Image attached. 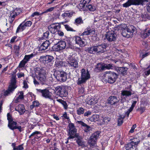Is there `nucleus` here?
<instances>
[{
  "mask_svg": "<svg viewBox=\"0 0 150 150\" xmlns=\"http://www.w3.org/2000/svg\"><path fill=\"white\" fill-rule=\"evenodd\" d=\"M86 51L91 54H97L96 46H93L88 47Z\"/></svg>",
  "mask_w": 150,
  "mask_h": 150,
  "instance_id": "obj_25",
  "label": "nucleus"
},
{
  "mask_svg": "<svg viewBox=\"0 0 150 150\" xmlns=\"http://www.w3.org/2000/svg\"><path fill=\"white\" fill-rule=\"evenodd\" d=\"M104 71L103 63H99L95 65L94 71L96 72H99Z\"/></svg>",
  "mask_w": 150,
  "mask_h": 150,
  "instance_id": "obj_20",
  "label": "nucleus"
},
{
  "mask_svg": "<svg viewBox=\"0 0 150 150\" xmlns=\"http://www.w3.org/2000/svg\"><path fill=\"white\" fill-rule=\"evenodd\" d=\"M64 26L65 28L68 31H75V30H74L68 25H64Z\"/></svg>",
  "mask_w": 150,
  "mask_h": 150,
  "instance_id": "obj_46",
  "label": "nucleus"
},
{
  "mask_svg": "<svg viewBox=\"0 0 150 150\" xmlns=\"http://www.w3.org/2000/svg\"><path fill=\"white\" fill-rule=\"evenodd\" d=\"M40 134V132L39 131H35L33 132L29 137V138H31L33 137H34L33 140L36 141H38V139L41 136H40L39 134Z\"/></svg>",
  "mask_w": 150,
  "mask_h": 150,
  "instance_id": "obj_21",
  "label": "nucleus"
},
{
  "mask_svg": "<svg viewBox=\"0 0 150 150\" xmlns=\"http://www.w3.org/2000/svg\"><path fill=\"white\" fill-rule=\"evenodd\" d=\"M42 59L45 61V63H48L53 62L54 57L51 56L46 55L44 56Z\"/></svg>",
  "mask_w": 150,
  "mask_h": 150,
  "instance_id": "obj_24",
  "label": "nucleus"
},
{
  "mask_svg": "<svg viewBox=\"0 0 150 150\" xmlns=\"http://www.w3.org/2000/svg\"><path fill=\"white\" fill-rule=\"evenodd\" d=\"M147 10L148 12L150 13V2L147 4Z\"/></svg>",
  "mask_w": 150,
  "mask_h": 150,
  "instance_id": "obj_64",
  "label": "nucleus"
},
{
  "mask_svg": "<svg viewBox=\"0 0 150 150\" xmlns=\"http://www.w3.org/2000/svg\"><path fill=\"white\" fill-rule=\"evenodd\" d=\"M20 47L19 46H17L16 45H14V50L15 51V52L16 54L18 55L19 54V50H20Z\"/></svg>",
  "mask_w": 150,
  "mask_h": 150,
  "instance_id": "obj_44",
  "label": "nucleus"
},
{
  "mask_svg": "<svg viewBox=\"0 0 150 150\" xmlns=\"http://www.w3.org/2000/svg\"><path fill=\"white\" fill-rule=\"evenodd\" d=\"M56 67L60 68L62 67H64L66 65V63L62 61H57L55 62Z\"/></svg>",
  "mask_w": 150,
  "mask_h": 150,
  "instance_id": "obj_34",
  "label": "nucleus"
},
{
  "mask_svg": "<svg viewBox=\"0 0 150 150\" xmlns=\"http://www.w3.org/2000/svg\"><path fill=\"white\" fill-rule=\"evenodd\" d=\"M140 141H132L130 143L125 144V147L126 150H131L135 148V146L137 145L139 143Z\"/></svg>",
  "mask_w": 150,
  "mask_h": 150,
  "instance_id": "obj_14",
  "label": "nucleus"
},
{
  "mask_svg": "<svg viewBox=\"0 0 150 150\" xmlns=\"http://www.w3.org/2000/svg\"><path fill=\"white\" fill-rule=\"evenodd\" d=\"M36 90L38 93H41L42 96L43 97L46 98L52 99V93L50 92L48 89H37Z\"/></svg>",
  "mask_w": 150,
  "mask_h": 150,
  "instance_id": "obj_10",
  "label": "nucleus"
},
{
  "mask_svg": "<svg viewBox=\"0 0 150 150\" xmlns=\"http://www.w3.org/2000/svg\"><path fill=\"white\" fill-rule=\"evenodd\" d=\"M136 127V124L134 125L131 127V129L129 131V132L130 133H133L134 132V129Z\"/></svg>",
  "mask_w": 150,
  "mask_h": 150,
  "instance_id": "obj_62",
  "label": "nucleus"
},
{
  "mask_svg": "<svg viewBox=\"0 0 150 150\" xmlns=\"http://www.w3.org/2000/svg\"><path fill=\"white\" fill-rule=\"evenodd\" d=\"M128 68L127 67H117L115 68L116 70L120 74H122L124 76L127 74V72Z\"/></svg>",
  "mask_w": 150,
  "mask_h": 150,
  "instance_id": "obj_17",
  "label": "nucleus"
},
{
  "mask_svg": "<svg viewBox=\"0 0 150 150\" xmlns=\"http://www.w3.org/2000/svg\"><path fill=\"white\" fill-rule=\"evenodd\" d=\"M81 78H79L77 84L78 85L85 83L90 78L89 72L88 70L86 71L85 69H83L81 71Z\"/></svg>",
  "mask_w": 150,
  "mask_h": 150,
  "instance_id": "obj_3",
  "label": "nucleus"
},
{
  "mask_svg": "<svg viewBox=\"0 0 150 150\" xmlns=\"http://www.w3.org/2000/svg\"><path fill=\"white\" fill-rule=\"evenodd\" d=\"M24 24L26 26H30L32 24V22L30 21H28L26 22Z\"/></svg>",
  "mask_w": 150,
  "mask_h": 150,
  "instance_id": "obj_59",
  "label": "nucleus"
},
{
  "mask_svg": "<svg viewBox=\"0 0 150 150\" xmlns=\"http://www.w3.org/2000/svg\"><path fill=\"white\" fill-rule=\"evenodd\" d=\"M104 70H105V69H112V67H113L112 64H106L103 63Z\"/></svg>",
  "mask_w": 150,
  "mask_h": 150,
  "instance_id": "obj_41",
  "label": "nucleus"
},
{
  "mask_svg": "<svg viewBox=\"0 0 150 150\" xmlns=\"http://www.w3.org/2000/svg\"><path fill=\"white\" fill-rule=\"evenodd\" d=\"M68 127L69 130L68 131V134L69 135L67 139L69 140L70 139H73L74 138V136L75 134H78L76 133L77 130L74 124L72 123H69Z\"/></svg>",
  "mask_w": 150,
  "mask_h": 150,
  "instance_id": "obj_6",
  "label": "nucleus"
},
{
  "mask_svg": "<svg viewBox=\"0 0 150 150\" xmlns=\"http://www.w3.org/2000/svg\"><path fill=\"white\" fill-rule=\"evenodd\" d=\"M33 105H34L35 107H38L40 105L39 102L37 100L33 101Z\"/></svg>",
  "mask_w": 150,
  "mask_h": 150,
  "instance_id": "obj_60",
  "label": "nucleus"
},
{
  "mask_svg": "<svg viewBox=\"0 0 150 150\" xmlns=\"http://www.w3.org/2000/svg\"><path fill=\"white\" fill-rule=\"evenodd\" d=\"M7 120L8 122H11L13 120V118L12 117L11 115L8 113L7 114Z\"/></svg>",
  "mask_w": 150,
  "mask_h": 150,
  "instance_id": "obj_55",
  "label": "nucleus"
},
{
  "mask_svg": "<svg viewBox=\"0 0 150 150\" xmlns=\"http://www.w3.org/2000/svg\"><path fill=\"white\" fill-rule=\"evenodd\" d=\"M117 35L115 31L109 32L105 35L106 39L109 42L115 41L117 39Z\"/></svg>",
  "mask_w": 150,
  "mask_h": 150,
  "instance_id": "obj_13",
  "label": "nucleus"
},
{
  "mask_svg": "<svg viewBox=\"0 0 150 150\" xmlns=\"http://www.w3.org/2000/svg\"><path fill=\"white\" fill-rule=\"evenodd\" d=\"M100 133V131H98L92 134L90 140L88 141V143L91 147L95 146L96 145V141L98 138Z\"/></svg>",
  "mask_w": 150,
  "mask_h": 150,
  "instance_id": "obj_8",
  "label": "nucleus"
},
{
  "mask_svg": "<svg viewBox=\"0 0 150 150\" xmlns=\"http://www.w3.org/2000/svg\"><path fill=\"white\" fill-rule=\"evenodd\" d=\"M37 79L39 80L42 84H45L46 81V77L45 75L37 76Z\"/></svg>",
  "mask_w": 150,
  "mask_h": 150,
  "instance_id": "obj_31",
  "label": "nucleus"
},
{
  "mask_svg": "<svg viewBox=\"0 0 150 150\" xmlns=\"http://www.w3.org/2000/svg\"><path fill=\"white\" fill-rule=\"evenodd\" d=\"M61 23H54L51 24L48 27L54 29L57 32L58 31V28L60 29L61 28Z\"/></svg>",
  "mask_w": 150,
  "mask_h": 150,
  "instance_id": "obj_30",
  "label": "nucleus"
},
{
  "mask_svg": "<svg viewBox=\"0 0 150 150\" xmlns=\"http://www.w3.org/2000/svg\"><path fill=\"white\" fill-rule=\"evenodd\" d=\"M50 43L49 40H46L43 42L40 47V50L41 51L45 50L47 49L50 45Z\"/></svg>",
  "mask_w": 150,
  "mask_h": 150,
  "instance_id": "obj_22",
  "label": "nucleus"
},
{
  "mask_svg": "<svg viewBox=\"0 0 150 150\" xmlns=\"http://www.w3.org/2000/svg\"><path fill=\"white\" fill-rule=\"evenodd\" d=\"M148 0H128L125 3L123 4V6L127 8L132 5H139L142 4L143 2L147 1Z\"/></svg>",
  "mask_w": 150,
  "mask_h": 150,
  "instance_id": "obj_9",
  "label": "nucleus"
},
{
  "mask_svg": "<svg viewBox=\"0 0 150 150\" xmlns=\"http://www.w3.org/2000/svg\"><path fill=\"white\" fill-rule=\"evenodd\" d=\"M99 119V116L97 115H94L90 117V120L92 122H96Z\"/></svg>",
  "mask_w": 150,
  "mask_h": 150,
  "instance_id": "obj_37",
  "label": "nucleus"
},
{
  "mask_svg": "<svg viewBox=\"0 0 150 150\" xmlns=\"http://www.w3.org/2000/svg\"><path fill=\"white\" fill-rule=\"evenodd\" d=\"M8 126L10 129L13 130L17 129L19 132H21L23 130L21 126H18L16 122L13 120L8 122Z\"/></svg>",
  "mask_w": 150,
  "mask_h": 150,
  "instance_id": "obj_12",
  "label": "nucleus"
},
{
  "mask_svg": "<svg viewBox=\"0 0 150 150\" xmlns=\"http://www.w3.org/2000/svg\"><path fill=\"white\" fill-rule=\"evenodd\" d=\"M72 14L71 13H67L65 12L62 14V16L64 18L67 16H68V17H71L72 16Z\"/></svg>",
  "mask_w": 150,
  "mask_h": 150,
  "instance_id": "obj_47",
  "label": "nucleus"
},
{
  "mask_svg": "<svg viewBox=\"0 0 150 150\" xmlns=\"http://www.w3.org/2000/svg\"><path fill=\"white\" fill-rule=\"evenodd\" d=\"M122 34L124 37H126L128 38L130 36V34L127 32L126 29L122 30Z\"/></svg>",
  "mask_w": 150,
  "mask_h": 150,
  "instance_id": "obj_39",
  "label": "nucleus"
},
{
  "mask_svg": "<svg viewBox=\"0 0 150 150\" xmlns=\"http://www.w3.org/2000/svg\"><path fill=\"white\" fill-rule=\"evenodd\" d=\"M61 23H54L51 24L48 27L54 29L57 32L58 31V28L60 29L61 28Z\"/></svg>",
  "mask_w": 150,
  "mask_h": 150,
  "instance_id": "obj_29",
  "label": "nucleus"
},
{
  "mask_svg": "<svg viewBox=\"0 0 150 150\" xmlns=\"http://www.w3.org/2000/svg\"><path fill=\"white\" fill-rule=\"evenodd\" d=\"M88 31V35H94L95 33V31L94 30L90 29L87 30Z\"/></svg>",
  "mask_w": 150,
  "mask_h": 150,
  "instance_id": "obj_54",
  "label": "nucleus"
},
{
  "mask_svg": "<svg viewBox=\"0 0 150 150\" xmlns=\"http://www.w3.org/2000/svg\"><path fill=\"white\" fill-rule=\"evenodd\" d=\"M77 122L79 124L81 125V126L84 127L85 128V132H87L91 130V127L86 124L83 122L82 121H78Z\"/></svg>",
  "mask_w": 150,
  "mask_h": 150,
  "instance_id": "obj_27",
  "label": "nucleus"
},
{
  "mask_svg": "<svg viewBox=\"0 0 150 150\" xmlns=\"http://www.w3.org/2000/svg\"><path fill=\"white\" fill-rule=\"evenodd\" d=\"M48 29L50 32L52 34H54L57 32L54 29L50 27H48Z\"/></svg>",
  "mask_w": 150,
  "mask_h": 150,
  "instance_id": "obj_57",
  "label": "nucleus"
},
{
  "mask_svg": "<svg viewBox=\"0 0 150 150\" xmlns=\"http://www.w3.org/2000/svg\"><path fill=\"white\" fill-rule=\"evenodd\" d=\"M132 90H123L122 91L121 93V97L123 98V96H125L126 97H129L132 94Z\"/></svg>",
  "mask_w": 150,
  "mask_h": 150,
  "instance_id": "obj_28",
  "label": "nucleus"
},
{
  "mask_svg": "<svg viewBox=\"0 0 150 150\" xmlns=\"http://www.w3.org/2000/svg\"><path fill=\"white\" fill-rule=\"evenodd\" d=\"M58 44L59 45V47L60 48L61 50L64 49L66 46V43L64 41H60L58 42Z\"/></svg>",
  "mask_w": 150,
  "mask_h": 150,
  "instance_id": "obj_35",
  "label": "nucleus"
},
{
  "mask_svg": "<svg viewBox=\"0 0 150 150\" xmlns=\"http://www.w3.org/2000/svg\"><path fill=\"white\" fill-rule=\"evenodd\" d=\"M97 100H95V99L92 98L89 100L88 103L91 105L97 103Z\"/></svg>",
  "mask_w": 150,
  "mask_h": 150,
  "instance_id": "obj_51",
  "label": "nucleus"
},
{
  "mask_svg": "<svg viewBox=\"0 0 150 150\" xmlns=\"http://www.w3.org/2000/svg\"><path fill=\"white\" fill-rule=\"evenodd\" d=\"M83 23V21L81 17L78 18L75 20V23L76 25L80 24Z\"/></svg>",
  "mask_w": 150,
  "mask_h": 150,
  "instance_id": "obj_42",
  "label": "nucleus"
},
{
  "mask_svg": "<svg viewBox=\"0 0 150 150\" xmlns=\"http://www.w3.org/2000/svg\"><path fill=\"white\" fill-rule=\"evenodd\" d=\"M117 121L118 125L120 126L122 124L123 122V120L120 117L118 119Z\"/></svg>",
  "mask_w": 150,
  "mask_h": 150,
  "instance_id": "obj_56",
  "label": "nucleus"
},
{
  "mask_svg": "<svg viewBox=\"0 0 150 150\" xmlns=\"http://www.w3.org/2000/svg\"><path fill=\"white\" fill-rule=\"evenodd\" d=\"M76 138L75 140H76V142L79 146H81L83 147L85 146L84 143V142L82 140V138L79 135V134H75L74 136V138Z\"/></svg>",
  "mask_w": 150,
  "mask_h": 150,
  "instance_id": "obj_15",
  "label": "nucleus"
},
{
  "mask_svg": "<svg viewBox=\"0 0 150 150\" xmlns=\"http://www.w3.org/2000/svg\"><path fill=\"white\" fill-rule=\"evenodd\" d=\"M26 62H25L23 60V59L22 61H21L20 63H19V67L20 68H22L25 66V65L26 64Z\"/></svg>",
  "mask_w": 150,
  "mask_h": 150,
  "instance_id": "obj_49",
  "label": "nucleus"
},
{
  "mask_svg": "<svg viewBox=\"0 0 150 150\" xmlns=\"http://www.w3.org/2000/svg\"><path fill=\"white\" fill-rule=\"evenodd\" d=\"M107 100L108 103L111 105H114L120 101V99L117 98L116 96H111L108 98Z\"/></svg>",
  "mask_w": 150,
  "mask_h": 150,
  "instance_id": "obj_16",
  "label": "nucleus"
},
{
  "mask_svg": "<svg viewBox=\"0 0 150 150\" xmlns=\"http://www.w3.org/2000/svg\"><path fill=\"white\" fill-rule=\"evenodd\" d=\"M58 101L63 105L65 109H67V108L68 105L66 101L61 99H59L58 100Z\"/></svg>",
  "mask_w": 150,
  "mask_h": 150,
  "instance_id": "obj_40",
  "label": "nucleus"
},
{
  "mask_svg": "<svg viewBox=\"0 0 150 150\" xmlns=\"http://www.w3.org/2000/svg\"><path fill=\"white\" fill-rule=\"evenodd\" d=\"M16 80L15 77L13 76L12 77L11 80V82L10 85H9L8 88L7 90L4 92V95L5 96H7L10 94L11 93H12L14 89L16 88L17 87L16 85Z\"/></svg>",
  "mask_w": 150,
  "mask_h": 150,
  "instance_id": "obj_5",
  "label": "nucleus"
},
{
  "mask_svg": "<svg viewBox=\"0 0 150 150\" xmlns=\"http://www.w3.org/2000/svg\"><path fill=\"white\" fill-rule=\"evenodd\" d=\"M54 7H52L49 8L47 9L45 11L42 12V13H41V15H42V14L47 13L49 12H51L53 11V10L54 9Z\"/></svg>",
  "mask_w": 150,
  "mask_h": 150,
  "instance_id": "obj_48",
  "label": "nucleus"
},
{
  "mask_svg": "<svg viewBox=\"0 0 150 150\" xmlns=\"http://www.w3.org/2000/svg\"><path fill=\"white\" fill-rule=\"evenodd\" d=\"M146 30V29L145 30L144 33L143 34H142L141 35V36L143 38H146L149 35L147 34Z\"/></svg>",
  "mask_w": 150,
  "mask_h": 150,
  "instance_id": "obj_50",
  "label": "nucleus"
},
{
  "mask_svg": "<svg viewBox=\"0 0 150 150\" xmlns=\"http://www.w3.org/2000/svg\"><path fill=\"white\" fill-rule=\"evenodd\" d=\"M57 32L58 35L61 37L63 36L64 35L63 32L60 30H58Z\"/></svg>",
  "mask_w": 150,
  "mask_h": 150,
  "instance_id": "obj_58",
  "label": "nucleus"
},
{
  "mask_svg": "<svg viewBox=\"0 0 150 150\" xmlns=\"http://www.w3.org/2000/svg\"><path fill=\"white\" fill-rule=\"evenodd\" d=\"M90 1V0H83L81 1L79 5V7L81 9L83 8L86 9L91 11H95L96 8V6L93 5L89 4Z\"/></svg>",
  "mask_w": 150,
  "mask_h": 150,
  "instance_id": "obj_1",
  "label": "nucleus"
},
{
  "mask_svg": "<svg viewBox=\"0 0 150 150\" xmlns=\"http://www.w3.org/2000/svg\"><path fill=\"white\" fill-rule=\"evenodd\" d=\"M35 55V54H31L30 55H26L25 56L24 58L23 59L25 62H26L27 63V62L30 60V59L33 57Z\"/></svg>",
  "mask_w": 150,
  "mask_h": 150,
  "instance_id": "obj_33",
  "label": "nucleus"
},
{
  "mask_svg": "<svg viewBox=\"0 0 150 150\" xmlns=\"http://www.w3.org/2000/svg\"><path fill=\"white\" fill-rule=\"evenodd\" d=\"M30 76H32L33 78V79H35V77L37 78V75L36 73L34 72V73H33V72H31Z\"/></svg>",
  "mask_w": 150,
  "mask_h": 150,
  "instance_id": "obj_61",
  "label": "nucleus"
},
{
  "mask_svg": "<svg viewBox=\"0 0 150 150\" xmlns=\"http://www.w3.org/2000/svg\"><path fill=\"white\" fill-rule=\"evenodd\" d=\"M106 74H107L103 78V80L105 82H108L111 84L114 83L118 76V74L114 72H110L108 73L107 72Z\"/></svg>",
  "mask_w": 150,
  "mask_h": 150,
  "instance_id": "obj_2",
  "label": "nucleus"
},
{
  "mask_svg": "<svg viewBox=\"0 0 150 150\" xmlns=\"http://www.w3.org/2000/svg\"><path fill=\"white\" fill-rule=\"evenodd\" d=\"M23 144L19 145L16 148H14V150H22L23 149Z\"/></svg>",
  "mask_w": 150,
  "mask_h": 150,
  "instance_id": "obj_53",
  "label": "nucleus"
},
{
  "mask_svg": "<svg viewBox=\"0 0 150 150\" xmlns=\"http://www.w3.org/2000/svg\"><path fill=\"white\" fill-rule=\"evenodd\" d=\"M22 24L23 23H21L18 26L16 31V33H18L20 30H21V31H22L25 29L26 26L24 24L23 25H22Z\"/></svg>",
  "mask_w": 150,
  "mask_h": 150,
  "instance_id": "obj_36",
  "label": "nucleus"
},
{
  "mask_svg": "<svg viewBox=\"0 0 150 150\" xmlns=\"http://www.w3.org/2000/svg\"><path fill=\"white\" fill-rule=\"evenodd\" d=\"M127 32L130 34L132 33H134L136 30V29L132 25H129L126 29Z\"/></svg>",
  "mask_w": 150,
  "mask_h": 150,
  "instance_id": "obj_32",
  "label": "nucleus"
},
{
  "mask_svg": "<svg viewBox=\"0 0 150 150\" xmlns=\"http://www.w3.org/2000/svg\"><path fill=\"white\" fill-rule=\"evenodd\" d=\"M75 41L76 43L79 44L80 47H84L85 45V40L84 39H82L79 37H77Z\"/></svg>",
  "mask_w": 150,
  "mask_h": 150,
  "instance_id": "obj_23",
  "label": "nucleus"
},
{
  "mask_svg": "<svg viewBox=\"0 0 150 150\" xmlns=\"http://www.w3.org/2000/svg\"><path fill=\"white\" fill-rule=\"evenodd\" d=\"M34 72L36 73L37 76L45 75L46 71L42 67H36L34 69Z\"/></svg>",
  "mask_w": 150,
  "mask_h": 150,
  "instance_id": "obj_18",
  "label": "nucleus"
},
{
  "mask_svg": "<svg viewBox=\"0 0 150 150\" xmlns=\"http://www.w3.org/2000/svg\"><path fill=\"white\" fill-rule=\"evenodd\" d=\"M96 47L97 54H100L106 51L108 46L106 43H104L97 45Z\"/></svg>",
  "mask_w": 150,
  "mask_h": 150,
  "instance_id": "obj_11",
  "label": "nucleus"
},
{
  "mask_svg": "<svg viewBox=\"0 0 150 150\" xmlns=\"http://www.w3.org/2000/svg\"><path fill=\"white\" fill-rule=\"evenodd\" d=\"M68 62L69 65L73 67V69L79 67L78 63L76 59H69Z\"/></svg>",
  "mask_w": 150,
  "mask_h": 150,
  "instance_id": "obj_19",
  "label": "nucleus"
},
{
  "mask_svg": "<svg viewBox=\"0 0 150 150\" xmlns=\"http://www.w3.org/2000/svg\"><path fill=\"white\" fill-rule=\"evenodd\" d=\"M145 109L143 107H141L139 108L138 109V110L141 113V114H142L143 112L145 111Z\"/></svg>",
  "mask_w": 150,
  "mask_h": 150,
  "instance_id": "obj_63",
  "label": "nucleus"
},
{
  "mask_svg": "<svg viewBox=\"0 0 150 150\" xmlns=\"http://www.w3.org/2000/svg\"><path fill=\"white\" fill-rule=\"evenodd\" d=\"M150 54V52H144V51H141L140 52V57L142 59L147 56Z\"/></svg>",
  "mask_w": 150,
  "mask_h": 150,
  "instance_id": "obj_38",
  "label": "nucleus"
},
{
  "mask_svg": "<svg viewBox=\"0 0 150 150\" xmlns=\"http://www.w3.org/2000/svg\"><path fill=\"white\" fill-rule=\"evenodd\" d=\"M19 13H20L18 12L17 13L16 11H14L13 13H11V18L12 19L13 18L14 19L16 16L18 15Z\"/></svg>",
  "mask_w": 150,
  "mask_h": 150,
  "instance_id": "obj_52",
  "label": "nucleus"
},
{
  "mask_svg": "<svg viewBox=\"0 0 150 150\" xmlns=\"http://www.w3.org/2000/svg\"><path fill=\"white\" fill-rule=\"evenodd\" d=\"M15 110L18 112L20 115H22L25 112V108L22 104L19 105L18 107L15 108Z\"/></svg>",
  "mask_w": 150,
  "mask_h": 150,
  "instance_id": "obj_26",
  "label": "nucleus"
},
{
  "mask_svg": "<svg viewBox=\"0 0 150 150\" xmlns=\"http://www.w3.org/2000/svg\"><path fill=\"white\" fill-rule=\"evenodd\" d=\"M55 91L57 92V95L61 97H66L68 95L67 89L64 86H58L56 87Z\"/></svg>",
  "mask_w": 150,
  "mask_h": 150,
  "instance_id": "obj_7",
  "label": "nucleus"
},
{
  "mask_svg": "<svg viewBox=\"0 0 150 150\" xmlns=\"http://www.w3.org/2000/svg\"><path fill=\"white\" fill-rule=\"evenodd\" d=\"M53 75L56 79L60 82H64L67 79V74L63 71H55Z\"/></svg>",
  "mask_w": 150,
  "mask_h": 150,
  "instance_id": "obj_4",
  "label": "nucleus"
},
{
  "mask_svg": "<svg viewBox=\"0 0 150 150\" xmlns=\"http://www.w3.org/2000/svg\"><path fill=\"white\" fill-rule=\"evenodd\" d=\"M52 49L53 50L55 51H58L61 50L60 48L59 47V45L58 42L53 46Z\"/></svg>",
  "mask_w": 150,
  "mask_h": 150,
  "instance_id": "obj_43",
  "label": "nucleus"
},
{
  "mask_svg": "<svg viewBox=\"0 0 150 150\" xmlns=\"http://www.w3.org/2000/svg\"><path fill=\"white\" fill-rule=\"evenodd\" d=\"M84 109L82 108L81 107L79 108L77 110V114L79 115L83 114L84 112Z\"/></svg>",
  "mask_w": 150,
  "mask_h": 150,
  "instance_id": "obj_45",
  "label": "nucleus"
}]
</instances>
